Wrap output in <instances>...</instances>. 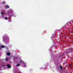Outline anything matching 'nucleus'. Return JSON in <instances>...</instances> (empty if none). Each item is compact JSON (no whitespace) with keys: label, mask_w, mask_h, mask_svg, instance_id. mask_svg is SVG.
<instances>
[{"label":"nucleus","mask_w":73,"mask_h":73,"mask_svg":"<svg viewBox=\"0 0 73 73\" xmlns=\"http://www.w3.org/2000/svg\"><path fill=\"white\" fill-rule=\"evenodd\" d=\"M8 13L9 14V16H10L11 17H13V16H14V17H16V15H15V14L14 13V12L13 11V10L11 9L9 11H7Z\"/></svg>","instance_id":"nucleus-1"},{"label":"nucleus","mask_w":73,"mask_h":73,"mask_svg":"<svg viewBox=\"0 0 73 73\" xmlns=\"http://www.w3.org/2000/svg\"><path fill=\"white\" fill-rule=\"evenodd\" d=\"M19 63L21 64H23L22 65L24 67V68L27 67V65H26L25 63L23 62L22 60H20V61L19 62Z\"/></svg>","instance_id":"nucleus-2"},{"label":"nucleus","mask_w":73,"mask_h":73,"mask_svg":"<svg viewBox=\"0 0 73 73\" xmlns=\"http://www.w3.org/2000/svg\"><path fill=\"white\" fill-rule=\"evenodd\" d=\"M1 15L2 16V17L3 19L4 18V15H5V13L3 11H2L1 12Z\"/></svg>","instance_id":"nucleus-3"},{"label":"nucleus","mask_w":73,"mask_h":73,"mask_svg":"<svg viewBox=\"0 0 73 73\" xmlns=\"http://www.w3.org/2000/svg\"><path fill=\"white\" fill-rule=\"evenodd\" d=\"M7 36V35H4L3 36V41H5V38Z\"/></svg>","instance_id":"nucleus-4"},{"label":"nucleus","mask_w":73,"mask_h":73,"mask_svg":"<svg viewBox=\"0 0 73 73\" xmlns=\"http://www.w3.org/2000/svg\"><path fill=\"white\" fill-rule=\"evenodd\" d=\"M7 67H8V68H11V65H10L9 64H7Z\"/></svg>","instance_id":"nucleus-5"},{"label":"nucleus","mask_w":73,"mask_h":73,"mask_svg":"<svg viewBox=\"0 0 73 73\" xmlns=\"http://www.w3.org/2000/svg\"><path fill=\"white\" fill-rule=\"evenodd\" d=\"M6 8H9V6L8 5H6Z\"/></svg>","instance_id":"nucleus-6"},{"label":"nucleus","mask_w":73,"mask_h":73,"mask_svg":"<svg viewBox=\"0 0 73 73\" xmlns=\"http://www.w3.org/2000/svg\"><path fill=\"white\" fill-rule=\"evenodd\" d=\"M70 52H72L73 50V48H70Z\"/></svg>","instance_id":"nucleus-7"},{"label":"nucleus","mask_w":73,"mask_h":73,"mask_svg":"<svg viewBox=\"0 0 73 73\" xmlns=\"http://www.w3.org/2000/svg\"><path fill=\"white\" fill-rule=\"evenodd\" d=\"M10 54H11V53H9V52H7V56H9V55H10Z\"/></svg>","instance_id":"nucleus-8"},{"label":"nucleus","mask_w":73,"mask_h":73,"mask_svg":"<svg viewBox=\"0 0 73 73\" xmlns=\"http://www.w3.org/2000/svg\"><path fill=\"white\" fill-rule=\"evenodd\" d=\"M8 21H9V22H11V21H12V20H11V19H9L8 20Z\"/></svg>","instance_id":"nucleus-9"},{"label":"nucleus","mask_w":73,"mask_h":73,"mask_svg":"<svg viewBox=\"0 0 73 73\" xmlns=\"http://www.w3.org/2000/svg\"><path fill=\"white\" fill-rule=\"evenodd\" d=\"M20 64H17V65L16 66V67H17V66H20Z\"/></svg>","instance_id":"nucleus-10"},{"label":"nucleus","mask_w":73,"mask_h":73,"mask_svg":"<svg viewBox=\"0 0 73 73\" xmlns=\"http://www.w3.org/2000/svg\"><path fill=\"white\" fill-rule=\"evenodd\" d=\"M4 19H5V20H8V18H7V17H4Z\"/></svg>","instance_id":"nucleus-11"},{"label":"nucleus","mask_w":73,"mask_h":73,"mask_svg":"<svg viewBox=\"0 0 73 73\" xmlns=\"http://www.w3.org/2000/svg\"><path fill=\"white\" fill-rule=\"evenodd\" d=\"M1 48H5V46H1Z\"/></svg>","instance_id":"nucleus-12"},{"label":"nucleus","mask_w":73,"mask_h":73,"mask_svg":"<svg viewBox=\"0 0 73 73\" xmlns=\"http://www.w3.org/2000/svg\"><path fill=\"white\" fill-rule=\"evenodd\" d=\"M7 41H9V38L8 37L6 38Z\"/></svg>","instance_id":"nucleus-13"},{"label":"nucleus","mask_w":73,"mask_h":73,"mask_svg":"<svg viewBox=\"0 0 73 73\" xmlns=\"http://www.w3.org/2000/svg\"><path fill=\"white\" fill-rule=\"evenodd\" d=\"M52 40H54V38L53 37V36H52Z\"/></svg>","instance_id":"nucleus-14"},{"label":"nucleus","mask_w":73,"mask_h":73,"mask_svg":"<svg viewBox=\"0 0 73 73\" xmlns=\"http://www.w3.org/2000/svg\"><path fill=\"white\" fill-rule=\"evenodd\" d=\"M3 4H4L5 3V1H3Z\"/></svg>","instance_id":"nucleus-15"},{"label":"nucleus","mask_w":73,"mask_h":73,"mask_svg":"<svg viewBox=\"0 0 73 73\" xmlns=\"http://www.w3.org/2000/svg\"><path fill=\"white\" fill-rule=\"evenodd\" d=\"M60 69H62V66H60Z\"/></svg>","instance_id":"nucleus-16"},{"label":"nucleus","mask_w":73,"mask_h":73,"mask_svg":"<svg viewBox=\"0 0 73 73\" xmlns=\"http://www.w3.org/2000/svg\"><path fill=\"white\" fill-rule=\"evenodd\" d=\"M6 61H8V59H7V58H6Z\"/></svg>","instance_id":"nucleus-17"},{"label":"nucleus","mask_w":73,"mask_h":73,"mask_svg":"<svg viewBox=\"0 0 73 73\" xmlns=\"http://www.w3.org/2000/svg\"><path fill=\"white\" fill-rule=\"evenodd\" d=\"M67 25V23H66V25Z\"/></svg>","instance_id":"nucleus-18"},{"label":"nucleus","mask_w":73,"mask_h":73,"mask_svg":"<svg viewBox=\"0 0 73 73\" xmlns=\"http://www.w3.org/2000/svg\"><path fill=\"white\" fill-rule=\"evenodd\" d=\"M0 50H1V48H0Z\"/></svg>","instance_id":"nucleus-19"}]
</instances>
